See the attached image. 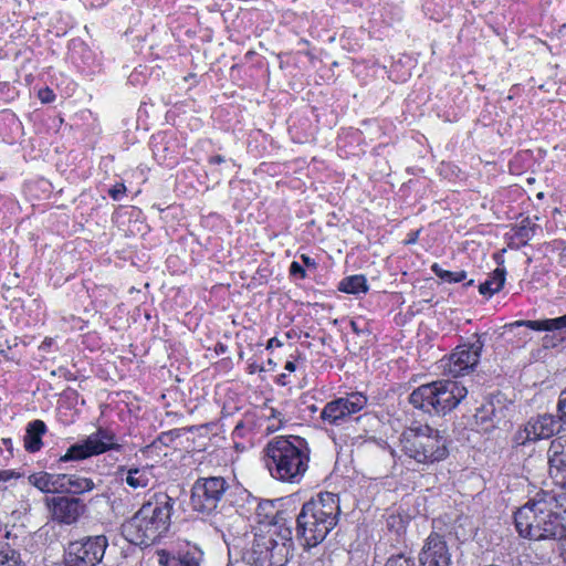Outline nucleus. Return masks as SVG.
<instances>
[{
  "instance_id": "obj_29",
  "label": "nucleus",
  "mask_w": 566,
  "mask_h": 566,
  "mask_svg": "<svg viewBox=\"0 0 566 566\" xmlns=\"http://www.w3.org/2000/svg\"><path fill=\"white\" fill-rule=\"evenodd\" d=\"M269 426L266 427L268 432H275L280 430L283 426V419L281 417V412L272 409L271 416L269 417Z\"/></svg>"
},
{
  "instance_id": "obj_9",
  "label": "nucleus",
  "mask_w": 566,
  "mask_h": 566,
  "mask_svg": "<svg viewBox=\"0 0 566 566\" xmlns=\"http://www.w3.org/2000/svg\"><path fill=\"white\" fill-rule=\"evenodd\" d=\"M229 484L222 476L198 479L191 490V506L203 514L214 512L222 501Z\"/></svg>"
},
{
  "instance_id": "obj_11",
  "label": "nucleus",
  "mask_w": 566,
  "mask_h": 566,
  "mask_svg": "<svg viewBox=\"0 0 566 566\" xmlns=\"http://www.w3.org/2000/svg\"><path fill=\"white\" fill-rule=\"evenodd\" d=\"M565 417H556L549 413L531 417L528 421L514 434V442L517 446H526L543 439L552 438L559 429V422Z\"/></svg>"
},
{
  "instance_id": "obj_25",
  "label": "nucleus",
  "mask_w": 566,
  "mask_h": 566,
  "mask_svg": "<svg viewBox=\"0 0 566 566\" xmlns=\"http://www.w3.org/2000/svg\"><path fill=\"white\" fill-rule=\"evenodd\" d=\"M339 290L345 293L358 294L368 291L367 281L364 275H352L339 283Z\"/></svg>"
},
{
  "instance_id": "obj_18",
  "label": "nucleus",
  "mask_w": 566,
  "mask_h": 566,
  "mask_svg": "<svg viewBox=\"0 0 566 566\" xmlns=\"http://www.w3.org/2000/svg\"><path fill=\"white\" fill-rule=\"evenodd\" d=\"M28 481L42 493L63 494V473L39 471L30 474Z\"/></svg>"
},
{
  "instance_id": "obj_3",
  "label": "nucleus",
  "mask_w": 566,
  "mask_h": 566,
  "mask_svg": "<svg viewBox=\"0 0 566 566\" xmlns=\"http://www.w3.org/2000/svg\"><path fill=\"white\" fill-rule=\"evenodd\" d=\"M174 505L175 500L167 493H155L123 524L126 539L137 546H149L161 538L170 527Z\"/></svg>"
},
{
  "instance_id": "obj_40",
  "label": "nucleus",
  "mask_w": 566,
  "mask_h": 566,
  "mask_svg": "<svg viewBox=\"0 0 566 566\" xmlns=\"http://www.w3.org/2000/svg\"><path fill=\"white\" fill-rule=\"evenodd\" d=\"M350 326H352V329H353L355 333H357V334L359 333V329H358V327H357L356 322L352 321V322H350Z\"/></svg>"
},
{
  "instance_id": "obj_13",
  "label": "nucleus",
  "mask_w": 566,
  "mask_h": 566,
  "mask_svg": "<svg viewBox=\"0 0 566 566\" xmlns=\"http://www.w3.org/2000/svg\"><path fill=\"white\" fill-rule=\"evenodd\" d=\"M367 405V397L358 391L347 394L325 405L321 418L331 424L338 426L352 415L363 410Z\"/></svg>"
},
{
  "instance_id": "obj_16",
  "label": "nucleus",
  "mask_w": 566,
  "mask_h": 566,
  "mask_svg": "<svg viewBox=\"0 0 566 566\" xmlns=\"http://www.w3.org/2000/svg\"><path fill=\"white\" fill-rule=\"evenodd\" d=\"M272 545L266 556L268 566H284L289 560L290 549L292 546L291 531L285 528L283 533L273 530Z\"/></svg>"
},
{
  "instance_id": "obj_5",
  "label": "nucleus",
  "mask_w": 566,
  "mask_h": 566,
  "mask_svg": "<svg viewBox=\"0 0 566 566\" xmlns=\"http://www.w3.org/2000/svg\"><path fill=\"white\" fill-rule=\"evenodd\" d=\"M400 443L406 457L427 467L443 461L449 454L448 441L443 432L428 424L405 430Z\"/></svg>"
},
{
  "instance_id": "obj_22",
  "label": "nucleus",
  "mask_w": 566,
  "mask_h": 566,
  "mask_svg": "<svg viewBox=\"0 0 566 566\" xmlns=\"http://www.w3.org/2000/svg\"><path fill=\"white\" fill-rule=\"evenodd\" d=\"M272 536L273 530H270L268 533L259 534L254 537L252 554L254 555V562L260 563L262 566L266 563L265 559L272 545Z\"/></svg>"
},
{
  "instance_id": "obj_39",
  "label": "nucleus",
  "mask_w": 566,
  "mask_h": 566,
  "mask_svg": "<svg viewBox=\"0 0 566 566\" xmlns=\"http://www.w3.org/2000/svg\"><path fill=\"white\" fill-rule=\"evenodd\" d=\"M284 368H285L286 370H289V371H294V370H295V368H296V366H295V364H294L293 361H286V364H285V367H284Z\"/></svg>"
},
{
  "instance_id": "obj_7",
  "label": "nucleus",
  "mask_w": 566,
  "mask_h": 566,
  "mask_svg": "<svg viewBox=\"0 0 566 566\" xmlns=\"http://www.w3.org/2000/svg\"><path fill=\"white\" fill-rule=\"evenodd\" d=\"M451 555L443 537L437 533H431L420 553L418 560L406 553L391 555L386 566H450Z\"/></svg>"
},
{
  "instance_id": "obj_37",
  "label": "nucleus",
  "mask_w": 566,
  "mask_h": 566,
  "mask_svg": "<svg viewBox=\"0 0 566 566\" xmlns=\"http://www.w3.org/2000/svg\"><path fill=\"white\" fill-rule=\"evenodd\" d=\"M226 159L221 155H216L209 158V163L212 165L224 163Z\"/></svg>"
},
{
  "instance_id": "obj_32",
  "label": "nucleus",
  "mask_w": 566,
  "mask_h": 566,
  "mask_svg": "<svg viewBox=\"0 0 566 566\" xmlns=\"http://www.w3.org/2000/svg\"><path fill=\"white\" fill-rule=\"evenodd\" d=\"M39 97L43 103H50L54 99L55 95L50 88H44L39 92Z\"/></svg>"
},
{
  "instance_id": "obj_10",
  "label": "nucleus",
  "mask_w": 566,
  "mask_h": 566,
  "mask_svg": "<svg viewBox=\"0 0 566 566\" xmlns=\"http://www.w3.org/2000/svg\"><path fill=\"white\" fill-rule=\"evenodd\" d=\"M107 545L104 535L71 542L65 554V566H96L102 560Z\"/></svg>"
},
{
  "instance_id": "obj_23",
  "label": "nucleus",
  "mask_w": 566,
  "mask_h": 566,
  "mask_svg": "<svg viewBox=\"0 0 566 566\" xmlns=\"http://www.w3.org/2000/svg\"><path fill=\"white\" fill-rule=\"evenodd\" d=\"M506 271L503 268H496L491 276L480 284L479 291L482 295L492 296L501 291L505 282Z\"/></svg>"
},
{
  "instance_id": "obj_38",
  "label": "nucleus",
  "mask_w": 566,
  "mask_h": 566,
  "mask_svg": "<svg viewBox=\"0 0 566 566\" xmlns=\"http://www.w3.org/2000/svg\"><path fill=\"white\" fill-rule=\"evenodd\" d=\"M301 259L306 266H315V261L308 255L302 254Z\"/></svg>"
},
{
  "instance_id": "obj_31",
  "label": "nucleus",
  "mask_w": 566,
  "mask_h": 566,
  "mask_svg": "<svg viewBox=\"0 0 566 566\" xmlns=\"http://www.w3.org/2000/svg\"><path fill=\"white\" fill-rule=\"evenodd\" d=\"M557 410L565 417L566 420V389L563 390L559 395Z\"/></svg>"
},
{
  "instance_id": "obj_2",
  "label": "nucleus",
  "mask_w": 566,
  "mask_h": 566,
  "mask_svg": "<svg viewBox=\"0 0 566 566\" xmlns=\"http://www.w3.org/2000/svg\"><path fill=\"white\" fill-rule=\"evenodd\" d=\"M515 527L522 537L544 541L565 535L555 495L538 492L514 514Z\"/></svg>"
},
{
  "instance_id": "obj_30",
  "label": "nucleus",
  "mask_w": 566,
  "mask_h": 566,
  "mask_svg": "<svg viewBox=\"0 0 566 566\" xmlns=\"http://www.w3.org/2000/svg\"><path fill=\"white\" fill-rule=\"evenodd\" d=\"M126 191V187L123 184H117L108 190V195L114 200H119Z\"/></svg>"
},
{
  "instance_id": "obj_21",
  "label": "nucleus",
  "mask_w": 566,
  "mask_h": 566,
  "mask_svg": "<svg viewBox=\"0 0 566 566\" xmlns=\"http://www.w3.org/2000/svg\"><path fill=\"white\" fill-rule=\"evenodd\" d=\"M46 431V426L42 420L31 421L24 436V448L27 451L34 453L42 447V436Z\"/></svg>"
},
{
  "instance_id": "obj_27",
  "label": "nucleus",
  "mask_w": 566,
  "mask_h": 566,
  "mask_svg": "<svg viewBox=\"0 0 566 566\" xmlns=\"http://www.w3.org/2000/svg\"><path fill=\"white\" fill-rule=\"evenodd\" d=\"M534 235V227L528 219H524L520 226L514 228V237L522 244H526Z\"/></svg>"
},
{
  "instance_id": "obj_20",
  "label": "nucleus",
  "mask_w": 566,
  "mask_h": 566,
  "mask_svg": "<svg viewBox=\"0 0 566 566\" xmlns=\"http://www.w3.org/2000/svg\"><path fill=\"white\" fill-rule=\"evenodd\" d=\"M63 494L71 493L74 495H81L91 492L95 489V483L92 479L72 473H63Z\"/></svg>"
},
{
  "instance_id": "obj_4",
  "label": "nucleus",
  "mask_w": 566,
  "mask_h": 566,
  "mask_svg": "<svg viewBox=\"0 0 566 566\" xmlns=\"http://www.w3.org/2000/svg\"><path fill=\"white\" fill-rule=\"evenodd\" d=\"M339 514L338 495L321 493L303 504L296 518V534L308 547L316 546L337 525Z\"/></svg>"
},
{
  "instance_id": "obj_17",
  "label": "nucleus",
  "mask_w": 566,
  "mask_h": 566,
  "mask_svg": "<svg viewBox=\"0 0 566 566\" xmlns=\"http://www.w3.org/2000/svg\"><path fill=\"white\" fill-rule=\"evenodd\" d=\"M117 474L122 482H125L130 489L139 490L146 489L153 482L154 475V467L153 465H143V467H119Z\"/></svg>"
},
{
  "instance_id": "obj_24",
  "label": "nucleus",
  "mask_w": 566,
  "mask_h": 566,
  "mask_svg": "<svg viewBox=\"0 0 566 566\" xmlns=\"http://www.w3.org/2000/svg\"><path fill=\"white\" fill-rule=\"evenodd\" d=\"M159 564L161 566H199V560L190 553L171 556L167 552L163 551L159 553Z\"/></svg>"
},
{
  "instance_id": "obj_15",
  "label": "nucleus",
  "mask_w": 566,
  "mask_h": 566,
  "mask_svg": "<svg viewBox=\"0 0 566 566\" xmlns=\"http://www.w3.org/2000/svg\"><path fill=\"white\" fill-rule=\"evenodd\" d=\"M52 518L59 523L72 524L83 514L85 505L78 497L56 496L46 500Z\"/></svg>"
},
{
  "instance_id": "obj_12",
  "label": "nucleus",
  "mask_w": 566,
  "mask_h": 566,
  "mask_svg": "<svg viewBox=\"0 0 566 566\" xmlns=\"http://www.w3.org/2000/svg\"><path fill=\"white\" fill-rule=\"evenodd\" d=\"M484 346L480 336H474L470 344L458 346L449 356L444 371L452 377H460L471 373L478 365Z\"/></svg>"
},
{
  "instance_id": "obj_34",
  "label": "nucleus",
  "mask_w": 566,
  "mask_h": 566,
  "mask_svg": "<svg viewBox=\"0 0 566 566\" xmlns=\"http://www.w3.org/2000/svg\"><path fill=\"white\" fill-rule=\"evenodd\" d=\"M19 478V474L12 470H0V482Z\"/></svg>"
},
{
  "instance_id": "obj_6",
  "label": "nucleus",
  "mask_w": 566,
  "mask_h": 566,
  "mask_svg": "<svg viewBox=\"0 0 566 566\" xmlns=\"http://www.w3.org/2000/svg\"><path fill=\"white\" fill-rule=\"evenodd\" d=\"M468 395L459 381L443 379L422 385L409 396V402L426 412L446 415L453 410Z\"/></svg>"
},
{
  "instance_id": "obj_28",
  "label": "nucleus",
  "mask_w": 566,
  "mask_h": 566,
  "mask_svg": "<svg viewBox=\"0 0 566 566\" xmlns=\"http://www.w3.org/2000/svg\"><path fill=\"white\" fill-rule=\"evenodd\" d=\"M432 271L436 273V275L438 277H440L444 282H449V283H451V282L458 283V282L463 281L467 277V273L464 271L451 272V271L443 270L438 264L432 265Z\"/></svg>"
},
{
  "instance_id": "obj_35",
  "label": "nucleus",
  "mask_w": 566,
  "mask_h": 566,
  "mask_svg": "<svg viewBox=\"0 0 566 566\" xmlns=\"http://www.w3.org/2000/svg\"><path fill=\"white\" fill-rule=\"evenodd\" d=\"M543 346L545 348H549V347L556 346V343L554 342V337L553 336H548V335L544 336L543 337Z\"/></svg>"
},
{
  "instance_id": "obj_8",
  "label": "nucleus",
  "mask_w": 566,
  "mask_h": 566,
  "mask_svg": "<svg viewBox=\"0 0 566 566\" xmlns=\"http://www.w3.org/2000/svg\"><path fill=\"white\" fill-rule=\"evenodd\" d=\"M122 446L116 441L115 433L106 428L99 427L81 443L71 446L65 454L60 457V462L83 460L98 455L111 450L119 451Z\"/></svg>"
},
{
  "instance_id": "obj_1",
  "label": "nucleus",
  "mask_w": 566,
  "mask_h": 566,
  "mask_svg": "<svg viewBox=\"0 0 566 566\" xmlns=\"http://www.w3.org/2000/svg\"><path fill=\"white\" fill-rule=\"evenodd\" d=\"M311 450L307 441L300 436H277L263 449V460L272 478L277 481L298 484L310 463Z\"/></svg>"
},
{
  "instance_id": "obj_26",
  "label": "nucleus",
  "mask_w": 566,
  "mask_h": 566,
  "mask_svg": "<svg viewBox=\"0 0 566 566\" xmlns=\"http://www.w3.org/2000/svg\"><path fill=\"white\" fill-rule=\"evenodd\" d=\"M0 566H24L21 554L9 544H0Z\"/></svg>"
},
{
  "instance_id": "obj_33",
  "label": "nucleus",
  "mask_w": 566,
  "mask_h": 566,
  "mask_svg": "<svg viewBox=\"0 0 566 566\" xmlns=\"http://www.w3.org/2000/svg\"><path fill=\"white\" fill-rule=\"evenodd\" d=\"M290 273L293 275L298 274L302 279L305 277L306 273L302 265H300L297 262H292L290 266Z\"/></svg>"
},
{
  "instance_id": "obj_19",
  "label": "nucleus",
  "mask_w": 566,
  "mask_h": 566,
  "mask_svg": "<svg viewBox=\"0 0 566 566\" xmlns=\"http://www.w3.org/2000/svg\"><path fill=\"white\" fill-rule=\"evenodd\" d=\"M525 326L532 331L552 332L566 329V314L556 318H546L538 321H516L510 324V327Z\"/></svg>"
},
{
  "instance_id": "obj_36",
  "label": "nucleus",
  "mask_w": 566,
  "mask_h": 566,
  "mask_svg": "<svg viewBox=\"0 0 566 566\" xmlns=\"http://www.w3.org/2000/svg\"><path fill=\"white\" fill-rule=\"evenodd\" d=\"M281 346H282V342L280 339H277L276 337H272L268 340L266 349H271L273 347H281Z\"/></svg>"
},
{
  "instance_id": "obj_14",
  "label": "nucleus",
  "mask_w": 566,
  "mask_h": 566,
  "mask_svg": "<svg viewBox=\"0 0 566 566\" xmlns=\"http://www.w3.org/2000/svg\"><path fill=\"white\" fill-rule=\"evenodd\" d=\"M548 474L563 488H566V434L555 437L548 446Z\"/></svg>"
}]
</instances>
